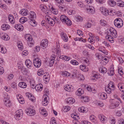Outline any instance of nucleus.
Here are the masks:
<instances>
[{"label":"nucleus","instance_id":"a878e982","mask_svg":"<svg viewBox=\"0 0 124 124\" xmlns=\"http://www.w3.org/2000/svg\"><path fill=\"white\" fill-rule=\"evenodd\" d=\"M1 28L2 30L5 31L9 29L10 27L8 24H4L1 25Z\"/></svg>","mask_w":124,"mask_h":124},{"label":"nucleus","instance_id":"e433bc0d","mask_svg":"<svg viewBox=\"0 0 124 124\" xmlns=\"http://www.w3.org/2000/svg\"><path fill=\"white\" fill-rule=\"evenodd\" d=\"M27 19L26 18L24 17H21L20 19V22L21 23H23L27 21Z\"/></svg>","mask_w":124,"mask_h":124},{"label":"nucleus","instance_id":"0eeeda50","mask_svg":"<svg viewBox=\"0 0 124 124\" xmlns=\"http://www.w3.org/2000/svg\"><path fill=\"white\" fill-rule=\"evenodd\" d=\"M33 63L34 66L37 68L39 67L41 63V60L38 58L34 59Z\"/></svg>","mask_w":124,"mask_h":124},{"label":"nucleus","instance_id":"f8f14e48","mask_svg":"<svg viewBox=\"0 0 124 124\" xmlns=\"http://www.w3.org/2000/svg\"><path fill=\"white\" fill-rule=\"evenodd\" d=\"M0 36L1 39L3 40H8L9 39V37L7 34L4 33H0Z\"/></svg>","mask_w":124,"mask_h":124},{"label":"nucleus","instance_id":"8fccbe9b","mask_svg":"<svg viewBox=\"0 0 124 124\" xmlns=\"http://www.w3.org/2000/svg\"><path fill=\"white\" fill-rule=\"evenodd\" d=\"M70 109V107L69 106H65L64 107V109L63 111L64 112H67Z\"/></svg>","mask_w":124,"mask_h":124},{"label":"nucleus","instance_id":"603ef678","mask_svg":"<svg viewBox=\"0 0 124 124\" xmlns=\"http://www.w3.org/2000/svg\"><path fill=\"white\" fill-rule=\"evenodd\" d=\"M93 78H92V80H95L96 79H97L98 78V75L97 74H94L92 76Z\"/></svg>","mask_w":124,"mask_h":124},{"label":"nucleus","instance_id":"20e7f679","mask_svg":"<svg viewBox=\"0 0 124 124\" xmlns=\"http://www.w3.org/2000/svg\"><path fill=\"white\" fill-rule=\"evenodd\" d=\"M114 23L115 25L118 28H120L123 25V22L122 20L120 18H116L114 21Z\"/></svg>","mask_w":124,"mask_h":124},{"label":"nucleus","instance_id":"f3484780","mask_svg":"<svg viewBox=\"0 0 124 124\" xmlns=\"http://www.w3.org/2000/svg\"><path fill=\"white\" fill-rule=\"evenodd\" d=\"M43 88V85L41 84H38L35 86V88L36 91H41Z\"/></svg>","mask_w":124,"mask_h":124},{"label":"nucleus","instance_id":"de8ad7c7","mask_svg":"<svg viewBox=\"0 0 124 124\" xmlns=\"http://www.w3.org/2000/svg\"><path fill=\"white\" fill-rule=\"evenodd\" d=\"M18 46V48L20 50H22L23 49V45L22 42H19L17 44Z\"/></svg>","mask_w":124,"mask_h":124},{"label":"nucleus","instance_id":"ea45409f","mask_svg":"<svg viewBox=\"0 0 124 124\" xmlns=\"http://www.w3.org/2000/svg\"><path fill=\"white\" fill-rule=\"evenodd\" d=\"M116 5L119 6L121 7H124V2L121 0L117 2Z\"/></svg>","mask_w":124,"mask_h":124},{"label":"nucleus","instance_id":"4be33fe9","mask_svg":"<svg viewBox=\"0 0 124 124\" xmlns=\"http://www.w3.org/2000/svg\"><path fill=\"white\" fill-rule=\"evenodd\" d=\"M15 28L19 31H21L23 29V27L21 24H16L15 25Z\"/></svg>","mask_w":124,"mask_h":124},{"label":"nucleus","instance_id":"774afa93","mask_svg":"<svg viewBox=\"0 0 124 124\" xmlns=\"http://www.w3.org/2000/svg\"><path fill=\"white\" fill-rule=\"evenodd\" d=\"M50 124H57V123L55 120L52 118V120L50 122Z\"/></svg>","mask_w":124,"mask_h":124},{"label":"nucleus","instance_id":"680f3d73","mask_svg":"<svg viewBox=\"0 0 124 124\" xmlns=\"http://www.w3.org/2000/svg\"><path fill=\"white\" fill-rule=\"evenodd\" d=\"M40 48L39 46H36L34 48V51L37 52H38L40 50Z\"/></svg>","mask_w":124,"mask_h":124},{"label":"nucleus","instance_id":"13d9d810","mask_svg":"<svg viewBox=\"0 0 124 124\" xmlns=\"http://www.w3.org/2000/svg\"><path fill=\"white\" fill-rule=\"evenodd\" d=\"M97 2L100 4H102L105 2V0H95Z\"/></svg>","mask_w":124,"mask_h":124},{"label":"nucleus","instance_id":"39448f33","mask_svg":"<svg viewBox=\"0 0 124 124\" xmlns=\"http://www.w3.org/2000/svg\"><path fill=\"white\" fill-rule=\"evenodd\" d=\"M23 115L22 110L21 109H19L16 112L14 117L16 120H19L22 118Z\"/></svg>","mask_w":124,"mask_h":124},{"label":"nucleus","instance_id":"79ce46f5","mask_svg":"<svg viewBox=\"0 0 124 124\" xmlns=\"http://www.w3.org/2000/svg\"><path fill=\"white\" fill-rule=\"evenodd\" d=\"M92 24L91 23L87 22L84 25V27L85 28H89L91 27Z\"/></svg>","mask_w":124,"mask_h":124},{"label":"nucleus","instance_id":"f704fd0d","mask_svg":"<svg viewBox=\"0 0 124 124\" xmlns=\"http://www.w3.org/2000/svg\"><path fill=\"white\" fill-rule=\"evenodd\" d=\"M18 85L21 87L23 88H26L27 86L26 83L24 82H20L19 83Z\"/></svg>","mask_w":124,"mask_h":124},{"label":"nucleus","instance_id":"a19ab883","mask_svg":"<svg viewBox=\"0 0 124 124\" xmlns=\"http://www.w3.org/2000/svg\"><path fill=\"white\" fill-rule=\"evenodd\" d=\"M108 3L112 7L116 5V2L113 0H109Z\"/></svg>","mask_w":124,"mask_h":124},{"label":"nucleus","instance_id":"dca6fc26","mask_svg":"<svg viewBox=\"0 0 124 124\" xmlns=\"http://www.w3.org/2000/svg\"><path fill=\"white\" fill-rule=\"evenodd\" d=\"M55 57V55H54L53 56H51L49 63V66L50 67H51L53 66Z\"/></svg>","mask_w":124,"mask_h":124},{"label":"nucleus","instance_id":"5701e85b","mask_svg":"<svg viewBox=\"0 0 124 124\" xmlns=\"http://www.w3.org/2000/svg\"><path fill=\"white\" fill-rule=\"evenodd\" d=\"M30 19H35L36 17V14L33 11H31L29 13Z\"/></svg>","mask_w":124,"mask_h":124},{"label":"nucleus","instance_id":"f257e3e1","mask_svg":"<svg viewBox=\"0 0 124 124\" xmlns=\"http://www.w3.org/2000/svg\"><path fill=\"white\" fill-rule=\"evenodd\" d=\"M45 18L47 22L52 26H54L55 23H60V20L57 18L54 17L52 18L48 15L46 16Z\"/></svg>","mask_w":124,"mask_h":124},{"label":"nucleus","instance_id":"4468645a","mask_svg":"<svg viewBox=\"0 0 124 124\" xmlns=\"http://www.w3.org/2000/svg\"><path fill=\"white\" fill-rule=\"evenodd\" d=\"M44 97L43 101H42V104L44 106H46L48 103V101L47 97L48 96L47 95H44L43 97Z\"/></svg>","mask_w":124,"mask_h":124},{"label":"nucleus","instance_id":"49530a36","mask_svg":"<svg viewBox=\"0 0 124 124\" xmlns=\"http://www.w3.org/2000/svg\"><path fill=\"white\" fill-rule=\"evenodd\" d=\"M110 119L111 121V124H115L116 123V121L115 118L113 117L112 116L110 117Z\"/></svg>","mask_w":124,"mask_h":124},{"label":"nucleus","instance_id":"37998d69","mask_svg":"<svg viewBox=\"0 0 124 124\" xmlns=\"http://www.w3.org/2000/svg\"><path fill=\"white\" fill-rule=\"evenodd\" d=\"M114 68H111L110 69L109 71L108 72V74L109 75L111 76H113L114 74Z\"/></svg>","mask_w":124,"mask_h":124},{"label":"nucleus","instance_id":"473e14b6","mask_svg":"<svg viewBox=\"0 0 124 124\" xmlns=\"http://www.w3.org/2000/svg\"><path fill=\"white\" fill-rule=\"evenodd\" d=\"M99 71L103 73H105L107 71V69L103 66H102L99 69Z\"/></svg>","mask_w":124,"mask_h":124},{"label":"nucleus","instance_id":"393cba45","mask_svg":"<svg viewBox=\"0 0 124 124\" xmlns=\"http://www.w3.org/2000/svg\"><path fill=\"white\" fill-rule=\"evenodd\" d=\"M9 20L10 23L13 24L15 23V21L14 17L11 14H9L8 16Z\"/></svg>","mask_w":124,"mask_h":124},{"label":"nucleus","instance_id":"6ab92c4d","mask_svg":"<svg viewBox=\"0 0 124 124\" xmlns=\"http://www.w3.org/2000/svg\"><path fill=\"white\" fill-rule=\"evenodd\" d=\"M25 64L29 68H31L32 65L31 61L29 59L26 60L25 62Z\"/></svg>","mask_w":124,"mask_h":124},{"label":"nucleus","instance_id":"c756f323","mask_svg":"<svg viewBox=\"0 0 124 124\" xmlns=\"http://www.w3.org/2000/svg\"><path fill=\"white\" fill-rule=\"evenodd\" d=\"M84 92L83 90L79 88L76 91V95L78 96H80L83 94Z\"/></svg>","mask_w":124,"mask_h":124},{"label":"nucleus","instance_id":"c85d7f7f","mask_svg":"<svg viewBox=\"0 0 124 124\" xmlns=\"http://www.w3.org/2000/svg\"><path fill=\"white\" fill-rule=\"evenodd\" d=\"M107 97L106 94L104 92L100 94V98L102 100H105L106 99Z\"/></svg>","mask_w":124,"mask_h":124},{"label":"nucleus","instance_id":"9b49d317","mask_svg":"<svg viewBox=\"0 0 124 124\" xmlns=\"http://www.w3.org/2000/svg\"><path fill=\"white\" fill-rule=\"evenodd\" d=\"M4 100V104L7 107H9L11 106V103L8 96L7 97H5Z\"/></svg>","mask_w":124,"mask_h":124},{"label":"nucleus","instance_id":"b1692460","mask_svg":"<svg viewBox=\"0 0 124 124\" xmlns=\"http://www.w3.org/2000/svg\"><path fill=\"white\" fill-rule=\"evenodd\" d=\"M20 13L23 16H25L28 14V12L26 9H24L20 10Z\"/></svg>","mask_w":124,"mask_h":124},{"label":"nucleus","instance_id":"864d4df0","mask_svg":"<svg viewBox=\"0 0 124 124\" xmlns=\"http://www.w3.org/2000/svg\"><path fill=\"white\" fill-rule=\"evenodd\" d=\"M119 104V103L118 102H116V103L112 104H111V105L113 106L112 107V108H114L118 106Z\"/></svg>","mask_w":124,"mask_h":124},{"label":"nucleus","instance_id":"58836bf2","mask_svg":"<svg viewBox=\"0 0 124 124\" xmlns=\"http://www.w3.org/2000/svg\"><path fill=\"white\" fill-rule=\"evenodd\" d=\"M35 19H30L29 20L31 22V23L32 26H36L37 24V23L36 22L35 20Z\"/></svg>","mask_w":124,"mask_h":124},{"label":"nucleus","instance_id":"7c9ffc66","mask_svg":"<svg viewBox=\"0 0 124 124\" xmlns=\"http://www.w3.org/2000/svg\"><path fill=\"white\" fill-rule=\"evenodd\" d=\"M95 116L93 115H91L90 117V120L94 124H97V122L96 120Z\"/></svg>","mask_w":124,"mask_h":124},{"label":"nucleus","instance_id":"5fc2aeb1","mask_svg":"<svg viewBox=\"0 0 124 124\" xmlns=\"http://www.w3.org/2000/svg\"><path fill=\"white\" fill-rule=\"evenodd\" d=\"M0 52L3 54H5L7 52V50L5 48H4L3 47H1L0 50Z\"/></svg>","mask_w":124,"mask_h":124},{"label":"nucleus","instance_id":"2eb2a0df","mask_svg":"<svg viewBox=\"0 0 124 124\" xmlns=\"http://www.w3.org/2000/svg\"><path fill=\"white\" fill-rule=\"evenodd\" d=\"M61 35L62 39L65 42H67L68 40V39L66 34L63 32H61Z\"/></svg>","mask_w":124,"mask_h":124},{"label":"nucleus","instance_id":"0e129e2a","mask_svg":"<svg viewBox=\"0 0 124 124\" xmlns=\"http://www.w3.org/2000/svg\"><path fill=\"white\" fill-rule=\"evenodd\" d=\"M30 98L29 99L30 100H31V101L33 102H34L35 101V99L34 96L32 94H31V96L30 97Z\"/></svg>","mask_w":124,"mask_h":124},{"label":"nucleus","instance_id":"c9c22d12","mask_svg":"<svg viewBox=\"0 0 124 124\" xmlns=\"http://www.w3.org/2000/svg\"><path fill=\"white\" fill-rule=\"evenodd\" d=\"M72 74L71 75V77L72 78L74 77H76L77 78H78L79 77L78 75V71H76V72H74V71H72Z\"/></svg>","mask_w":124,"mask_h":124},{"label":"nucleus","instance_id":"4d7b16f0","mask_svg":"<svg viewBox=\"0 0 124 124\" xmlns=\"http://www.w3.org/2000/svg\"><path fill=\"white\" fill-rule=\"evenodd\" d=\"M86 68V66L84 65H80V68L81 70H83L84 71H86L85 70Z\"/></svg>","mask_w":124,"mask_h":124},{"label":"nucleus","instance_id":"1a4fd4ad","mask_svg":"<svg viewBox=\"0 0 124 124\" xmlns=\"http://www.w3.org/2000/svg\"><path fill=\"white\" fill-rule=\"evenodd\" d=\"M26 111L28 115L31 116L35 115V110L33 109L28 108L26 110Z\"/></svg>","mask_w":124,"mask_h":124},{"label":"nucleus","instance_id":"69168bd1","mask_svg":"<svg viewBox=\"0 0 124 124\" xmlns=\"http://www.w3.org/2000/svg\"><path fill=\"white\" fill-rule=\"evenodd\" d=\"M106 9V8L103 7L101 8L100 10L101 11L103 14H104V13H105V12Z\"/></svg>","mask_w":124,"mask_h":124},{"label":"nucleus","instance_id":"052dcab7","mask_svg":"<svg viewBox=\"0 0 124 124\" xmlns=\"http://www.w3.org/2000/svg\"><path fill=\"white\" fill-rule=\"evenodd\" d=\"M77 4L78 6L80 7V8H82L83 6V4L81 1L78 2Z\"/></svg>","mask_w":124,"mask_h":124},{"label":"nucleus","instance_id":"e2e57ef3","mask_svg":"<svg viewBox=\"0 0 124 124\" xmlns=\"http://www.w3.org/2000/svg\"><path fill=\"white\" fill-rule=\"evenodd\" d=\"M18 101L21 104H23L24 103V101L23 98L19 99Z\"/></svg>","mask_w":124,"mask_h":124},{"label":"nucleus","instance_id":"338daca9","mask_svg":"<svg viewBox=\"0 0 124 124\" xmlns=\"http://www.w3.org/2000/svg\"><path fill=\"white\" fill-rule=\"evenodd\" d=\"M116 115L118 116H120L122 115V114L120 111L119 110H117L116 112Z\"/></svg>","mask_w":124,"mask_h":124},{"label":"nucleus","instance_id":"ddd939ff","mask_svg":"<svg viewBox=\"0 0 124 124\" xmlns=\"http://www.w3.org/2000/svg\"><path fill=\"white\" fill-rule=\"evenodd\" d=\"M73 87L71 85H66L64 86V89L67 91H73Z\"/></svg>","mask_w":124,"mask_h":124},{"label":"nucleus","instance_id":"9d476101","mask_svg":"<svg viewBox=\"0 0 124 124\" xmlns=\"http://www.w3.org/2000/svg\"><path fill=\"white\" fill-rule=\"evenodd\" d=\"M86 10L88 13L91 14L94 13L95 11L94 7L90 5L87 6L86 8Z\"/></svg>","mask_w":124,"mask_h":124},{"label":"nucleus","instance_id":"6e6d98bb","mask_svg":"<svg viewBox=\"0 0 124 124\" xmlns=\"http://www.w3.org/2000/svg\"><path fill=\"white\" fill-rule=\"evenodd\" d=\"M62 73L63 75L67 77L69 76L70 75V74L67 71L64 72Z\"/></svg>","mask_w":124,"mask_h":124},{"label":"nucleus","instance_id":"09e8293b","mask_svg":"<svg viewBox=\"0 0 124 124\" xmlns=\"http://www.w3.org/2000/svg\"><path fill=\"white\" fill-rule=\"evenodd\" d=\"M106 39L109 41V40L114 39V38L111 35H107L106 37Z\"/></svg>","mask_w":124,"mask_h":124},{"label":"nucleus","instance_id":"7ed1b4c3","mask_svg":"<svg viewBox=\"0 0 124 124\" xmlns=\"http://www.w3.org/2000/svg\"><path fill=\"white\" fill-rule=\"evenodd\" d=\"M107 33L108 35H112L114 38H116L117 36L116 31L112 27L107 29Z\"/></svg>","mask_w":124,"mask_h":124},{"label":"nucleus","instance_id":"bb28decb","mask_svg":"<svg viewBox=\"0 0 124 124\" xmlns=\"http://www.w3.org/2000/svg\"><path fill=\"white\" fill-rule=\"evenodd\" d=\"M53 52L54 53H56L57 55H58V56L59 57L60 55V49L59 47L54 49L53 50Z\"/></svg>","mask_w":124,"mask_h":124},{"label":"nucleus","instance_id":"412c9836","mask_svg":"<svg viewBox=\"0 0 124 124\" xmlns=\"http://www.w3.org/2000/svg\"><path fill=\"white\" fill-rule=\"evenodd\" d=\"M98 117L101 121L102 123H104L107 120V118L104 116L102 115L101 114H99L98 116Z\"/></svg>","mask_w":124,"mask_h":124},{"label":"nucleus","instance_id":"a211bd4d","mask_svg":"<svg viewBox=\"0 0 124 124\" xmlns=\"http://www.w3.org/2000/svg\"><path fill=\"white\" fill-rule=\"evenodd\" d=\"M40 112L42 115H43L45 116L47 115V112L45 109L43 108H40Z\"/></svg>","mask_w":124,"mask_h":124},{"label":"nucleus","instance_id":"c03bdc74","mask_svg":"<svg viewBox=\"0 0 124 124\" xmlns=\"http://www.w3.org/2000/svg\"><path fill=\"white\" fill-rule=\"evenodd\" d=\"M44 71L42 69L39 70L37 72L38 75L40 76H41L43 74Z\"/></svg>","mask_w":124,"mask_h":124},{"label":"nucleus","instance_id":"2f4dec72","mask_svg":"<svg viewBox=\"0 0 124 124\" xmlns=\"http://www.w3.org/2000/svg\"><path fill=\"white\" fill-rule=\"evenodd\" d=\"M82 101H83L85 102H88L89 100V98L87 97L84 96H81Z\"/></svg>","mask_w":124,"mask_h":124},{"label":"nucleus","instance_id":"3c124183","mask_svg":"<svg viewBox=\"0 0 124 124\" xmlns=\"http://www.w3.org/2000/svg\"><path fill=\"white\" fill-rule=\"evenodd\" d=\"M70 63L72 64L75 65H77L78 64V62L77 61L75 60H72L70 61Z\"/></svg>","mask_w":124,"mask_h":124},{"label":"nucleus","instance_id":"cd10ccee","mask_svg":"<svg viewBox=\"0 0 124 124\" xmlns=\"http://www.w3.org/2000/svg\"><path fill=\"white\" fill-rule=\"evenodd\" d=\"M64 20H65L66 21H65L63 22V23L64 24H65L69 26L71 24L72 22L71 21L68 17H67V18H66V19Z\"/></svg>","mask_w":124,"mask_h":124},{"label":"nucleus","instance_id":"423d86ee","mask_svg":"<svg viewBox=\"0 0 124 124\" xmlns=\"http://www.w3.org/2000/svg\"><path fill=\"white\" fill-rule=\"evenodd\" d=\"M30 34H28V36L25 37V39L28 41V45L29 46L31 47L34 45V42L32 37L30 36Z\"/></svg>","mask_w":124,"mask_h":124},{"label":"nucleus","instance_id":"4c0bfd02","mask_svg":"<svg viewBox=\"0 0 124 124\" xmlns=\"http://www.w3.org/2000/svg\"><path fill=\"white\" fill-rule=\"evenodd\" d=\"M88 39V41L92 44H93L95 41L94 38L92 37H90Z\"/></svg>","mask_w":124,"mask_h":124},{"label":"nucleus","instance_id":"f03ea898","mask_svg":"<svg viewBox=\"0 0 124 124\" xmlns=\"http://www.w3.org/2000/svg\"><path fill=\"white\" fill-rule=\"evenodd\" d=\"M114 83L112 81H110L108 84L107 88H105V90L106 92L108 94H110L112 91H114L115 89Z\"/></svg>","mask_w":124,"mask_h":124},{"label":"nucleus","instance_id":"bf43d9fd","mask_svg":"<svg viewBox=\"0 0 124 124\" xmlns=\"http://www.w3.org/2000/svg\"><path fill=\"white\" fill-rule=\"evenodd\" d=\"M100 24L103 26H105L106 25V22L104 20H101L100 21Z\"/></svg>","mask_w":124,"mask_h":124},{"label":"nucleus","instance_id":"a18cd8bd","mask_svg":"<svg viewBox=\"0 0 124 124\" xmlns=\"http://www.w3.org/2000/svg\"><path fill=\"white\" fill-rule=\"evenodd\" d=\"M67 17L65 15H62L61 16L60 20L62 22L65 21H66V20H64L66 19Z\"/></svg>","mask_w":124,"mask_h":124},{"label":"nucleus","instance_id":"aec40b11","mask_svg":"<svg viewBox=\"0 0 124 124\" xmlns=\"http://www.w3.org/2000/svg\"><path fill=\"white\" fill-rule=\"evenodd\" d=\"M66 101L67 103L73 104L75 102V100L72 97H69L66 99Z\"/></svg>","mask_w":124,"mask_h":124},{"label":"nucleus","instance_id":"6e6552de","mask_svg":"<svg viewBox=\"0 0 124 124\" xmlns=\"http://www.w3.org/2000/svg\"><path fill=\"white\" fill-rule=\"evenodd\" d=\"M48 44V40L46 39H43L41 41L40 46L43 49H44L47 47Z\"/></svg>","mask_w":124,"mask_h":124},{"label":"nucleus","instance_id":"72a5a7b5","mask_svg":"<svg viewBox=\"0 0 124 124\" xmlns=\"http://www.w3.org/2000/svg\"><path fill=\"white\" fill-rule=\"evenodd\" d=\"M60 58L63 60H64L66 61H69L70 59V57H68L67 56L61 55L60 56Z\"/></svg>","mask_w":124,"mask_h":124}]
</instances>
